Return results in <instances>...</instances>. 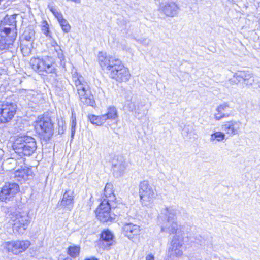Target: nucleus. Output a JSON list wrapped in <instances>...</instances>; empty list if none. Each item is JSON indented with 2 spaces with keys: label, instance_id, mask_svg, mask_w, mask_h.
<instances>
[{
  "label": "nucleus",
  "instance_id": "nucleus-1",
  "mask_svg": "<svg viewBox=\"0 0 260 260\" xmlns=\"http://www.w3.org/2000/svg\"><path fill=\"white\" fill-rule=\"evenodd\" d=\"M98 59L102 69L109 74L111 78L119 82L129 80L131 77L129 70L119 59L112 56H107L102 52L99 53Z\"/></svg>",
  "mask_w": 260,
  "mask_h": 260
},
{
  "label": "nucleus",
  "instance_id": "nucleus-2",
  "mask_svg": "<svg viewBox=\"0 0 260 260\" xmlns=\"http://www.w3.org/2000/svg\"><path fill=\"white\" fill-rule=\"evenodd\" d=\"M72 81L81 102L84 105L93 107L95 101L92 95L87 90L88 87L83 77L76 72H72Z\"/></svg>",
  "mask_w": 260,
  "mask_h": 260
},
{
  "label": "nucleus",
  "instance_id": "nucleus-3",
  "mask_svg": "<svg viewBox=\"0 0 260 260\" xmlns=\"http://www.w3.org/2000/svg\"><path fill=\"white\" fill-rule=\"evenodd\" d=\"M36 133L41 139L47 141L53 134V125L50 117L44 115L39 116L34 122Z\"/></svg>",
  "mask_w": 260,
  "mask_h": 260
},
{
  "label": "nucleus",
  "instance_id": "nucleus-4",
  "mask_svg": "<svg viewBox=\"0 0 260 260\" xmlns=\"http://www.w3.org/2000/svg\"><path fill=\"white\" fill-rule=\"evenodd\" d=\"M13 149L16 153L20 155L29 156L36 150V142L32 137L23 136L16 140Z\"/></svg>",
  "mask_w": 260,
  "mask_h": 260
},
{
  "label": "nucleus",
  "instance_id": "nucleus-5",
  "mask_svg": "<svg viewBox=\"0 0 260 260\" xmlns=\"http://www.w3.org/2000/svg\"><path fill=\"white\" fill-rule=\"evenodd\" d=\"M139 187V193L142 204L145 206H150L156 197L155 190L146 180L141 181Z\"/></svg>",
  "mask_w": 260,
  "mask_h": 260
},
{
  "label": "nucleus",
  "instance_id": "nucleus-6",
  "mask_svg": "<svg viewBox=\"0 0 260 260\" xmlns=\"http://www.w3.org/2000/svg\"><path fill=\"white\" fill-rule=\"evenodd\" d=\"M11 219L13 222L14 232L23 233L28 228L30 222L28 214L24 212H14L11 215Z\"/></svg>",
  "mask_w": 260,
  "mask_h": 260
},
{
  "label": "nucleus",
  "instance_id": "nucleus-7",
  "mask_svg": "<svg viewBox=\"0 0 260 260\" xmlns=\"http://www.w3.org/2000/svg\"><path fill=\"white\" fill-rule=\"evenodd\" d=\"M17 105L8 100L0 102V123L9 122L15 115Z\"/></svg>",
  "mask_w": 260,
  "mask_h": 260
},
{
  "label": "nucleus",
  "instance_id": "nucleus-8",
  "mask_svg": "<svg viewBox=\"0 0 260 260\" xmlns=\"http://www.w3.org/2000/svg\"><path fill=\"white\" fill-rule=\"evenodd\" d=\"M30 63L32 69L38 72H45L46 73H52L55 71L54 66L48 57L43 59L39 58H32L30 60Z\"/></svg>",
  "mask_w": 260,
  "mask_h": 260
},
{
  "label": "nucleus",
  "instance_id": "nucleus-9",
  "mask_svg": "<svg viewBox=\"0 0 260 260\" xmlns=\"http://www.w3.org/2000/svg\"><path fill=\"white\" fill-rule=\"evenodd\" d=\"M29 240H16L5 242L3 247L8 252L18 255L24 252L30 245Z\"/></svg>",
  "mask_w": 260,
  "mask_h": 260
},
{
  "label": "nucleus",
  "instance_id": "nucleus-10",
  "mask_svg": "<svg viewBox=\"0 0 260 260\" xmlns=\"http://www.w3.org/2000/svg\"><path fill=\"white\" fill-rule=\"evenodd\" d=\"M15 27H4L0 28V49H4L12 44L15 40L17 34L15 31Z\"/></svg>",
  "mask_w": 260,
  "mask_h": 260
},
{
  "label": "nucleus",
  "instance_id": "nucleus-11",
  "mask_svg": "<svg viewBox=\"0 0 260 260\" xmlns=\"http://www.w3.org/2000/svg\"><path fill=\"white\" fill-rule=\"evenodd\" d=\"M183 244V238L181 235H175L168 249V255L171 258L174 259L182 256V245Z\"/></svg>",
  "mask_w": 260,
  "mask_h": 260
},
{
  "label": "nucleus",
  "instance_id": "nucleus-12",
  "mask_svg": "<svg viewBox=\"0 0 260 260\" xmlns=\"http://www.w3.org/2000/svg\"><path fill=\"white\" fill-rule=\"evenodd\" d=\"M20 191L18 184L14 182H6L0 191V200L7 202L10 201Z\"/></svg>",
  "mask_w": 260,
  "mask_h": 260
},
{
  "label": "nucleus",
  "instance_id": "nucleus-13",
  "mask_svg": "<svg viewBox=\"0 0 260 260\" xmlns=\"http://www.w3.org/2000/svg\"><path fill=\"white\" fill-rule=\"evenodd\" d=\"M110 210L111 203H110V200L104 199L103 200L101 201L100 204L95 210L97 218L102 222L110 221L111 219Z\"/></svg>",
  "mask_w": 260,
  "mask_h": 260
},
{
  "label": "nucleus",
  "instance_id": "nucleus-14",
  "mask_svg": "<svg viewBox=\"0 0 260 260\" xmlns=\"http://www.w3.org/2000/svg\"><path fill=\"white\" fill-rule=\"evenodd\" d=\"M140 226L132 222H124L122 223V232L129 240L134 241L141 234Z\"/></svg>",
  "mask_w": 260,
  "mask_h": 260
},
{
  "label": "nucleus",
  "instance_id": "nucleus-15",
  "mask_svg": "<svg viewBox=\"0 0 260 260\" xmlns=\"http://www.w3.org/2000/svg\"><path fill=\"white\" fill-rule=\"evenodd\" d=\"M179 7L173 2L162 3L160 5L159 11L166 16L173 17L179 12Z\"/></svg>",
  "mask_w": 260,
  "mask_h": 260
},
{
  "label": "nucleus",
  "instance_id": "nucleus-16",
  "mask_svg": "<svg viewBox=\"0 0 260 260\" xmlns=\"http://www.w3.org/2000/svg\"><path fill=\"white\" fill-rule=\"evenodd\" d=\"M161 231L169 234H175L180 235L182 234V228L175 220L164 221L161 228Z\"/></svg>",
  "mask_w": 260,
  "mask_h": 260
},
{
  "label": "nucleus",
  "instance_id": "nucleus-17",
  "mask_svg": "<svg viewBox=\"0 0 260 260\" xmlns=\"http://www.w3.org/2000/svg\"><path fill=\"white\" fill-rule=\"evenodd\" d=\"M241 125V123L240 121L231 120L224 122L221 128L227 135L233 136L240 132Z\"/></svg>",
  "mask_w": 260,
  "mask_h": 260
},
{
  "label": "nucleus",
  "instance_id": "nucleus-18",
  "mask_svg": "<svg viewBox=\"0 0 260 260\" xmlns=\"http://www.w3.org/2000/svg\"><path fill=\"white\" fill-rule=\"evenodd\" d=\"M74 192L71 190H68L65 191L63 194L62 200L58 202V205L62 208L71 211L74 205Z\"/></svg>",
  "mask_w": 260,
  "mask_h": 260
},
{
  "label": "nucleus",
  "instance_id": "nucleus-19",
  "mask_svg": "<svg viewBox=\"0 0 260 260\" xmlns=\"http://www.w3.org/2000/svg\"><path fill=\"white\" fill-rule=\"evenodd\" d=\"M33 172L31 169L27 168L18 169L14 172L12 177L19 182H25L32 177Z\"/></svg>",
  "mask_w": 260,
  "mask_h": 260
},
{
  "label": "nucleus",
  "instance_id": "nucleus-20",
  "mask_svg": "<svg viewBox=\"0 0 260 260\" xmlns=\"http://www.w3.org/2000/svg\"><path fill=\"white\" fill-rule=\"evenodd\" d=\"M113 235L109 230L104 231L101 234L100 244L104 249H108L113 243Z\"/></svg>",
  "mask_w": 260,
  "mask_h": 260
},
{
  "label": "nucleus",
  "instance_id": "nucleus-21",
  "mask_svg": "<svg viewBox=\"0 0 260 260\" xmlns=\"http://www.w3.org/2000/svg\"><path fill=\"white\" fill-rule=\"evenodd\" d=\"M230 108L229 103L224 102L219 105L216 109L214 114V118L216 120H220L222 118L228 117L230 113H228V110Z\"/></svg>",
  "mask_w": 260,
  "mask_h": 260
},
{
  "label": "nucleus",
  "instance_id": "nucleus-22",
  "mask_svg": "<svg viewBox=\"0 0 260 260\" xmlns=\"http://www.w3.org/2000/svg\"><path fill=\"white\" fill-rule=\"evenodd\" d=\"M164 221L175 220L176 219L177 210L173 206L165 208L161 211Z\"/></svg>",
  "mask_w": 260,
  "mask_h": 260
},
{
  "label": "nucleus",
  "instance_id": "nucleus-23",
  "mask_svg": "<svg viewBox=\"0 0 260 260\" xmlns=\"http://www.w3.org/2000/svg\"><path fill=\"white\" fill-rule=\"evenodd\" d=\"M126 163L124 161H121L115 163L113 166V173L117 177L121 176L125 172Z\"/></svg>",
  "mask_w": 260,
  "mask_h": 260
},
{
  "label": "nucleus",
  "instance_id": "nucleus-24",
  "mask_svg": "<svg viewBox=\"0 0 260 260\" xmlns=\"http://www.w3.org/2000/svg\"><path fill=\"white\" fill-rule=\"evenodd\" d=\"M112 186H113L111 183H107L106 184L104 188V196L102 197L101 201L103 200L104 199H109L110 203L112 201H113L115 199V196L113 192Z\"/></svg>",
  "mask_w": 260,
  "mask_h": 260
},
{
  "label": "nucleus",
  "instance_id": "nucleus-25",
  "mask_svg": "<svg viewBox=\"0 0 260 260\" xmlns=\"http://www.w3.org/2000/svg\"><path fill=\"white\" fill-rule=\"evenodd\" d=\"M103 115L106 120H114L118 117V112L115 107L110 106L107 108V112Z\"/></svg>",
  "mask_w": 260,
  "mask_h": 260
},
{
  "label": "nucleus",
  "instance_id": "nucleus-26",
  "mask_svg": "<svg viewBox=\"0 0 260 260\" xmlns=\"http://www.w3.org/2000/svg\"><path fill=\"white\" fill-rule=\"evenodd\" d=\"M88 119L91 123L96 125H102L106 122V119L103 115L100 116H96L94 115H89L88 116Z\"/></svg>",
  "mask_w": 260,
  "mask_h": 260
},
{
  "label": "nucleus",
  "instance_id": "nucleus-27",
  "mask_svg": "<svg viewBox=\"0 0 260 260\" xmlns=\"http://www.w3.org/2000/svg\"><path fill=\"white\" fill-rule=\"evenodd\" d=\"M225 138V135L221 132H215L210 136V141L212 143L221 142Z\"/></svg>",
  "mask_w": 260,
  "mask_h": 260
},
{
  "label": "nucleus",
  "instance_id": "nucleus-28",
  "mask_svg": "<svg viewBox=\"0 0 260 260\" xmlns=\"http://www.w3.org/2000/svg\"><path fill=\"white\" fill-rule=\"evenodd\" d=\"M80 249V248L78 246H70L68 248V253L72 257H76L79 254Z\"/></svg>",
  "mask_w": 260,
  "mask_h": 260
},
{
  "label": "nucleus",
  "instance_id": "nucleus-29",
  "mask_svg": "<svg viewBox=\"0 0 260 260\" xmlns=\"http://www.w3.org/2000/svg\"><path fill=\"white\" fill-rule=\"evenodd\" d=\"M35 32L34 29L27 28L24 31L23 36L25 40L32 41L35 39Z\"/></svg>",
  "mask_w": 260,
  "mask_h": 260
},
{
  "label": "nucleus",
  "instance_id": "nucleus-30",
  "mask_svg": "<svg viewBox=\"0 0 260 260\" xmlns=\"http://www.w3.org/2000/svg\"><path fill=\"white\" fill-rule=\"evenodd\" d=\"M244 71H238L234 75L233 79L231 80V82L235 84H237L243 80V76Z\"/></svg>",
  "mask_w": 260,
  "mask_h": 260
},
{
  "label": "nucleus",
  "instance_id": "nucleus-31",
  "mask_svg": "<svg viewBox=\"0 0 260 260\" xmlns=\"http://www.w3.org/2000/svg\"><path fill=\"white\" fill-rule=\"evenodd\" d=\"M58 22L59 23V25L61 26L62 30L64 32H68L70 31L71 26L67 20L64 19L63 18Z\"/></svg>",
  "mask_w": 260,
  "mask_h": 260
},
{
  "label": "nucleus",
  "instance_id": "nucleus-32",
  "mask_svg": "<svg viewBox=\"0 0 260 260\" xmlns=\"http://www.w3.org/2000/svg\"><path fill=\"white\" fill-rule=\"evenodd\" d=\"M71 127V137L72 138H73V137L75 134L76 127V117L75 114H74L73 112H72V113Z\"/></svg>",
  "mask_w": 260,
  "mask_h": 260
},
{
  "label": "nucleus",
  "instance_id": "nucleus-33",
  "mask_svg": "<svg viewBox=\"0 0 260 260\" xmlns=\"http://www.w3.org/2000/svg\"><path fill=\"white\" fill-rule=\"evenodd\" d=\"M41 30L42 32L47 37H50L49 25L45 20L42 21L41 23Z\"/></svg>",
  "mask_w": 260,
  "mask_h": 260
},
{
  "label": "nucleus",
  "instance_id": "nucleus-34",
  "mask_svg": "<svg viewBox=\"0 0 260 260\" xmlns=\"http://www.w3.org/2000/svg\"><path fill=\"white\" fill-rule=\"evenodd\" d=\"M124 107L130 111H133L136 110V105L135 103L132 101L131 99L127 100L124 104Z\"/></svg>",
  "mask_w": 260,
  "mask_h": 260
},
{
  "label": "nucleus",
  "instance_id": "nucleus-35",
  "mask_svg": "<svg viewBox=\"0 0 260 260\" xmlns=\"http://www.w3.org/2000/svg\"><path fill=\"white\" fill-rule=\"evenodd\" d=\"M51 11L55 16V17L57 18L58 21L60 20L61 19H62L63 16L62 14L59 12H58L57 10H56L55 9L52 8L51 9Z\"/></svg>",
  "mask_w": 260,
  "mask_h": 260
},
{
  "label": "nucleus",
  "instance_id": "nucleus-36",
  "mask_svg": "<svg viewBox=\"0 0 260 260\" xmlns=\"http://www.w3.org/2000/svg\"><path fill=\"white\" fill-rule=\"evenodd\" d=\"M252 77H253L251 73H250L248 71H244V75L243 76V80L244 82L247 80H249V79H250Z\"/></svg>",
  "mask_w": 260,
  "mask_h": 260
},
{
  "label": "nucleus",
  "instance_id": "nucleus-37",
  "mask_svg": "<svg viewBox=\"0 0 260 260\" xmlns=\"http://www.w3.org/2000/svg\"><path fill=\"white\" fill-rule=\"evenodd\" d=\"M193 129L192 127L188 126H186L183 128L184 133H185L186 134H189V132H191Z\"/></svg>",
  "mask_w": 260,
  "mask_h": 260
},
{
  "label": "nucleus",
  "instance_id": "nucleus-38",
  "mask_svg": "<svg viewBox=\"0 0 260 260\" xmlns=\"http://www.w3.org/2000/svg\"><path fill=\"white\" fill-rule=\"evenodd\" d=\"M51 45L52 47H54V49L57 51L58 49L60 50V47L58 45L57 42L55 41H52L51 42Z\"/></svg>",
  "mask_w": 260,
  "mask_h": 260
},
{
  "label": "nucleus",
  "instance_id": "nucleus-39",
  "mask_svg": "<svg viewBox=\"0 0 260 260\" xmlns=\"http://www.w3.org/2000/svg\"><path fill=\"white\" fill-rule=\"evenodd\" d=\"M254 82V77H252L249 80H247L244 82V83L248 86H250L252 85L253 83Z\"/></svg>",
  "mask_w": 260,
  "mask_h": 260
},
{
  "label": "nucleus",
  "instance_id": "nucleus-40",
  "mask_svg": "<svg viewBox=\"0 0 260 260\" xmlns=\"http://www.w3.org/2000/svg\"><path fill=\"white\" fill-rule=\"evenodd\" d=\"M146 260H154V256L151 254H148L146 256Z\"/></svg>",
  "mask_w": 260,
  "mask_h": 260
},
{
  "label": "nucleus",
  "instance_id": "nucleus-41",
  "mask_svg": "<svg viewBox=\"0 0 260 260\" xmlns=\"http://www.w3.org/2000/svg\"><path fill=\"white\" fill-rule=\"evenodd\" d=\"M142 44H143L145 45H148L149 43V41L147 40V39H144L143 42H141Z\"/></svg>",
  "mask_w": 260,
  "mask_h": 260
},
{
  "label": "nucleus",
  "instance_id": "nucleus-42",
  "mask_svg": "<svg viewBox=\"0 0 260 260\" xmlns=\"http://www.w3.org/2000/svg\"><path fill=\"white\" fill-rule=\"evenodd\" d=\"M85 260H98V259L95 257H91L89 259H85Z\"/></svg>",
  "mask_w": 260,
  "mask_h": 260
},
{
  "label": "nucleus",
  "instance_id": "nucleus-43",
  "mask_svg": "<svg viewBox=\"0 0 260 260\" xmlns=\"http://www.w3.org/2000/svg\"><path fill=\"white\" fill-rule=\"evenodd\" d=\"M139 112L138 111V110H137L136 111H135V116L136 117L138 116V115L139 114Z\"/></svg>",
  "mask_w": 260,
  "mask_h": 260
},
{
  "label": "nucleus",
  "instance_id": "nucleus-44",
  "mask_svg": "<svg viewBox=\"0 0 260 260\" xmlns=\"http://www.w3.org/2000/svg\"><path fill=\"white\" fill-rule=\"evenodd\" d=\"M64 260H72V259L70 258H66Z\"/></svg>",
  "mask_w": 260,
  "mask_h": 260
},
{
  "label": "nucleus",
  "instance_id": "nucleus-45",
  "mask_svg": "<svg viewBox=\"0 0 260 260\" xmlns=\"http://www.w3.org/2000/svg\"><path fill=\"white\" fill-rule=\"evenodd\" d=\"M259 87H260V82L259 83V85H258Z\"/></svg>",
  "mask_w": 260,
  "mask_h": 260
}]
</instances>
